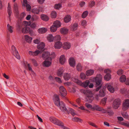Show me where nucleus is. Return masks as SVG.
Returning <instances> with one entry per match:
<instances>
[{"instance_id":"338daca9","label":"nucleus","mask_w":129,"mask_h":129,"mask_svg":"<svg viewBox=\"0 0 129 129\" xmlns=\"http://www.w3.org/2000/svg\"><path fill=\"white\" fill-rule=\"evenodd\" d=\"M55 75L54 74L53 76L50 75L49 77V79L51 81H52L54 80V76H55Z\"/></svg>"},{"instance_id":"774afa93","label":"nucleus","mask_w":129,"mask_h":129,"mask_svg":"<svg viewBox=\"0 0 129 129\" xmlns=\"http://www.w3.org/2000/svg\"><path fill=\"white\" fill-rule=\"evenodd\" d=\"M123 73V70H118L117 72V74L119 75H120Z\"/></svg>"},{"instance_id":"c03bdc74","label":"nucleus","mask_w":129,"mask_h":129,"mask_svg":"<svg viewBox=\"0 0 129 129\" xmlns=\"http://www.w3.org/2000/svg\"><path fill=\"white\" fill-rule=\"evenodd\" d=\"M76 67L78 71H80L82 70V66L81 64L80 63H78Z\"/></svg>"},{"instance_id":"13d9d810","label":"nucleus","mask_w":129,"mask_h":129,"mask_svg":"<svg viewBox=\"0 0 129 129\" xmlns=\"http://www.w3.org/2000/svg\"><path fill=\"white\" fill-rule=\"evenodd\" d=\"M26 14L25 12H22L21 13L20 16V18H23L26 16Z\"/></svg>"},{"instance_id":"a211bd4d","label":"nucleus","mask_w":129,"mask_h":129,"mask_svg":"<svg viewBox=\"0 0 129 129\" xmlns=\"http://www.w3.org/2000/svg\"><path fill=\"white\" fill-rule=\"evenodd\" d=\"M106 87L107 88L108 90L110 92L113 93L115 91V89L111 83H107L105 85Z\"/></svg>"},{"instance_id":"20e7f679","label":"nucleus","mask_w":129,"mask_h":129,"mask_svg":"<svg viewBox=\"0 0 129 129\" xmlns=\"http://www.w3.org/2000/svg\"><path fill=\"white\" fill-rule=\"evenodd\" d=\"M50 121L53 123L61 127L64 129H70L68 127L65 126L64 124L61 121L53 117H50L49 118Z\"/></svg>"},{"instance_id":"f257e3e1","label":"nucleus","mask_w":129,"mask_h":129,"mask_svg":"<svg viewBox=\"0 0 129 129\" xmlns=\"http://www.w3.org/2000/svg\"><path fill=\"white\" fill-rule=\"evenodd\" d=\"M53 100L55 104L57 106H59L61 110L67 113H70L73 116L76 114L74 110L69 108L67 109L65 107L63 102H60L59 96L58 95L56 94L54 95L53 96Z\"/></svg>"},{"instance_id":"39448f33","label":"nucleus","mask_w":129,"mask_h":129,"mask_svg":"<svg viewBox=\"0 0 129 129\" xmlns=\"http://www.w3.org/2000/svg\"><path fill=\"white\" fill-rule=\"evenodd\" d=\"M94 110L101 111L104 113H108L110 115H112L113 114V112L112 111L109 112L108 110L104 109L99 106L95 104L93 105V107L92 108V111Z\"/></svg>"},{"instance_id":"6ab92c4d","label":"nucleus","mask_w":129,"mask_h":129,"mask_svg":"<svg viewBox=\"0 0 129 129\" xmlns=\"http://www.w3.org/2000/svg\"><path fill=\"white\" fill-rule=\"evenodd\" d=\"M62 46L63 49L67 50L71 48V44L70 42H65L63 43Z\"/></svg>"},{"instance_id":"393cba45","label":"nucleus","mask_w":129,"mask_h":129,"mask_svg":"<svg viewBox=\"0 0 129 129\" xmlns=\"http://www.w3.org/2000/svg\"><path fill=\"white\" fill-rule=\"evenodd\" d=\"M71 16L70 15H67L65 16L64 19L63 21L66 23H67L71 21Z\"/></svg>"},{"instance_id":"680f3d73","label":"nucleus","mask_w":129,"mask_h":129,"mask_svg":"<svg viewBox=\"0 0 129 129\" xmlns=\"http://www.w3.org/2000/svg\"><path fill=\"white\" fill-rule=\"evenodd\" d=\"M33 42L36 44H38L40 42V40L38 39H36L34 40L33 41Z\"/></svg>"},{"instance_id":"c9c22d12","label":"nucleus","mask_w":129,"mask_h":129,"mask_svg":"<svg viewBox=\"0 0 129 129\" xmlns=\"http://www.w3.org/2000/svg\"><path fill=\"white\" fill-rule=\"evenodd\" d=\"M62 7V4L60 3H58L55 4L54 6V8L56 10H59Z\"/></svg>"},{"instance_id":"9d476101","label":"nucleus","mask_w":129,"mask_h":129,"mask_svg":"<svg viewBox=\"0 0 129 129\" xmlns=\"http://www.w3.org/2000/svg\"><path fill=\"white\" fill-rule=\"evenodd\" d=\"M41 51L39 50H36L35 51H33L31 50H29L28 52L29 55L35 56L38 55L39 54L41 53Z\"/></svg>"},{"instance_id":"37998d69","label":"nucleus","mask_w":129,"mask_h":129,"mask_svg":"<svg viewBox=\"0 0 129 129\" xmlns=\"http://www.w3.org/2000/svg\"><path fill=\"white\" fill-rule=\"evenodd\" d=\"M54 79L56 81L59 83H61L62 82L60 78L56 76H54Z\"/></svg>"},{"instance_id":"423d86ee","label":"nucleus","mask_w":129,"mask_h":129,"mask_svg":"<svg viewBox=\"0 0 129 129\" xmlns=\"http://www.w3.org/2000/svg\"><path fill=\"white\" fill-rule=\"evenodd\" d=\"M72 80L78 84L85 87H87L90 83V81L88 80H86L83 82L82 83L80 80L75 78H73Z\"/></svg>"},{"instance_id":"0e129e2a","label":"nucleus","mask_w":129,"mask_h":129,"mask_svg":"<svg viewBox=\"0 0 129 129\" xmlns=\"http://www.w3.org/2000/svg\"><path fill=\"white\" fill-rule=\"evenodd\" d=\"M122 114L124 118H127L128 117V115L126 112L122 113Z\"/></svg>"},{"instance_id":"bf43d9fd","label":"nucleus","mask_w":129,"mask_h":129,"mask_svg":"<svg viewBox=\"0 0 129 129\" xmlns=\"http://www.w3.org/2000/svg\"><path fill=\"white\" fill-rule=\"evenodd\" d=\"M86 22L85 20H83L81 21V25L83 26H85L86 25Z\"/></svg>"},{"instance_id":"f3484780","label":"nucleus","mask_w":129,"mask_h":129,"mask_svg":"<svg viewBox=\"0 0 129 129\" xmlns=\"http://www.w3.org/2000/svg\"><path fill=\"white\" fill-rule=\"evenodd\" d=\"M70 66L72 67H74L76 65V60L72 57L69 58L68 60Z\"/></svg>"},{"instance_id":"4be33fe9","label":"nucleus","mask_w":129,"mask_h":129,"mask_svg":"<svg viewBox=\"0 0 129 129\" xmlns=\"http://www.w3.org/2000/svg\"><path fill=\"white\" fill-rule=\"evenodd\" d=\"M23 39L25 41L30 44L31 42L32 38L28 35H25L24 36Z\"/></svg>"},{"instance_id":"052dcab7","label":"nucleus","mask_w":129,"mask_h":129,"mask_svg":"<svg viewBox=\"0 0 129 129\" xmlns=\"http://www.w3.org/2000/svg\"><path fill=\"white\" fill-rule=\"evenodd\" d=\"M45 0H37V3L40 5L43 4L45 2Z\"/></svg>"},{"instance_id":"f03ea898","label":"nucleus","mask_w":129,"mask_h":129,"mask_svg":"<svg viewBox=\"0 0 129 129\" xmlns=\"http://www.w3.org/2000/svg\"><path fill=\"white\" fill-rule=\"evenodd\" d=\"M102 78V76L100 74H98L96 75L95 77L91 78L90 79V80L91 82L95 83L96 87L99 86L96 89V91H98L101 87V83Z\"/></svg>"},{"instance_id":"603ef678","label":"nucleus","mask_w":129,"mask_h":129,"mask_svg":"<svg viewBox=\"0 0 129 129\" xmlns=\"http://www.w3.org/2000/svg\"><path fill=\"white\" fill-rule=\"evenodd\" d=\"M30 60L35 66H37V63L36 60L34 59H31Z\"/></svg>"},{"instance_id":"3c124183","label":"nucleus","mask_w":129,"mask_h":129,"mask_svg":"<svg viewBox=\"0 0 129 129\" xmlns=\"http://www.w3.org/2000/svg\"><path fill=\"white\" fill-rule=\"evenodd\" d=\"M107 101V98H105L103 99L101 101V103L103 105H104L106 104Z\"/></svg>"},{"instance_id":"a878e982","label":"nucleus","mask_w":129,"mask_h":129,"mask_svg":"<svg viewBox=\"0 0 129 129\" xmlns=\"http://www.w3.org/2000/svg\"><path fill=\"white\" fill-rule=\"evenodd\" d=\"M46 38L47 41L49 42H52L54 40V36L51 34L48 35Z\"/></svg>"},{"instance_id":"f704fd0d","label":"nucleus","mask_w":129,"mask_h":129,"mask_svg":"<svg viewBox=\"0 0 129 129\" xmlns=\"http://www.w3.org/2000/svg\"><path fill=\"white\" fill-rule=\"evenodd\" d=\"M31 11L32 12L35 14H38L40 12H42V11H41L40 8H39V9L37 8L33 9L31 10Z\"/></svg>"},{"instance_id":"ea45409f","label":"nucleus","mask_w":129,"mask_h":129,"mask_svg":"<svg viewBox=\"0 0 129 129\" xmlns=\"http://www.w3.org/2000/svg\"><path fill=\"white\" fill-rule=\"evenodd\" d=\"M105 80L108 81L111 78V75L110 74H106L104 77Z\"/></svg>"},{"instance_id":"79ce46f5","label":"nucleus","mask_w":129,"mask_h":129,"mask_svg":"<svg viewBox=\"0 0 129 129\" xmlns=\"http://www.w3.org/2000/svg\"><path fill=\"white\" fill-rule=\"evenodd\" d=\"M54 40L55 41H59L61 40V38L60 36L59 35H56L54 37Z\"/></svg>"},{"instance_id":"49530a36","label":"nucleus","mask_w":129,"mask_h":129,"mask_svg":"<svg viewBox=\"0 0 129 129\" xmlns=\"http://www.w3.org/2000/svg\"><path fill=\"white\" fill-rule=\"evenodd\" d=\"M119 123L124 126L129 127V122H128L125 121L122 122L121 123L119 122Z\"/></svg>"},{"instance_id":"4c0bfd02","label":"nucleus","mask_w":129,"mask_h":129,"mask_svg":"<svg viewBox=\"0 0 129 129\" xmlns=\"http://www.w3.org/2000/svg\"><path fill=\"white\" fill-rule=\"evenodd\" d=\"M57 28L54 26L53 25H52L50 27V31L52 33H54L57 30Z\"/></svg>"},{"instance_id":"e2e57ef3","label":"nucleus","mask_w":129,"mask_h":129,"mask_svg":"<svg viewBox=\"0 0 129 129\" xmlns=\"http://www.w3.org/2000/svg\"><path fill=\"white\" fill-rule=\"evenodd\" d=\"M8 13L9 16H10L12 13V12L11 10V8L9 5L8 7Z\"/></svg>"},{"instance_id":"4d7b16f0","label":"nucleus","mask_w":129,"mask_h":129,"mask_svg":"<svg viewBox=\"0 0 129 129\" xmlns=\"http://www.w3.org/2000/svg\"><path fill=\"white\" fill-rule=\"evenodd\" d=\"M80 78L83 79H85L86 77L85 74L83 73H81L80 74Z\"/></svg>"},{"instance_id":"aec40b11","label":"nucleus","mask_w":129,"mask_h":129,"mask_svg":"<svg viewBox=\"0 0 129 129\" xmlns=\"http://www.w3.org/2000/svg\"><path fill=\"white\" fill-rule=\"evenodd\" d=\"M23 65L27 67L28 69L29 70L30 72V73L31 74L33 75L34 76L35 75V73L34 71L32 70V68L30 67V64L28 63L26 61H24L23 63Z\"/></svg>"},{"instance_id":"5701e85b","label":"nucleus","mask_w":129,"mask_h":129,"mask_svg":"<svg viewBox=\"0 0 129 129\" xmlns=\"http://www.w3.org/2000/svg\"><path fill=\"white\" fill-rule=\"evenodd\" d=\"M47 29L46 28L43 27L38 28L37 32L39 34H43L47 32Z\"/></svg>"},{"instance_id":"4468645a","label":"nucleus","mask_w":129,"mask_h":129,"mask_svg":"<svg viewBox=\"0 0 129 129\" xmlns=\"http://www.w3.org/2000/svg\"><path fill=\"white\" fill-rule=\"evenodd\" d=\"M51 59L50 58L49 59H46L42 63L43 66L46 67L50 66L51 64Z\"/></svg>"},{"instance_id":"72a5a7b5","label":"nucleus","mask_w":129,"mask_h":129,"mask_svg":"<svg viewBox=\"0 0 129 129\" xmlns=\"http://www.w3.org/2000/svg\"><path fill=\"white\" fill-rule=\"evenodd\" d=\"M94 73V71L92 69L87 70L86 73V75L87 76H90L92 75Z\"/></svg>"},{"instance_id":"0eeeda50","label":"nucleus","mask_w":129,"mask_h":129,"mask_svg":"<svg viewBox=\"0 0 129 129\" xmlns=\"http://www.w3.org/2000/svg\"><path fill=\"white\" fill-rule=\"evenodd\" d=\"M23 24L24 26H30L31 28L33 29L35 28L37 26V24L36 22H31L30 21H24L23 22Z\"/></svg>"},{"instance_id":"8fccbe9b","label":"nucleus","mask_w":129,"mask_h":129,"mask_svg":"<svg viewBox=\"0 0 129 129\" xmlns=\"http://www.w3.org/2000/svg\"><path fill=\"white\" fill-rule=\"evenodd\" d=\"M11 49L13 54L17 52L15 46L14 45H13L12 46Z\"/></svg>"},{"instance_id":"9b49d317","label":"nucleus","mask_w":129,"mask_h":129,"mask_svg":"<svg viewBox=\"0 0 129 129\" xmlns=\"http://www.w3.org/2000/svg\"><path fill=\"white\" fill-rule=\"evenodd\" d=\"M120 99H115L114 101L112 106L113 108L115 109H117L120 104Z\"/></svg>"},{"instance_id":"a19ab883","label":"nucleus","mask_w":129,"mask_h":129,"mask_svg":"<svg viewBox=\"0 0 129 129\" xmlns=\"http://www.w3.org/2000/svg\"><path fill=\"white\" fill-rule=\"evenodd\" d=\"M126 77L124 75H121L119 78L120 81L122 82H125L126 80Z\"/></svg>"},{"instance_id":"2f4dec72","label":"nucleus","mask_w":129,"mask_h":129,"mask_svg":"<svg viewBox=\"0 0 129 129\" xmlns=\"http://www.w3.org/2000/svg\"><path fill=\"white\" fill-rule=\"evenodd\" d=\"M105 94V91L104 88H102L100 89L99 95V96L103 97L104 96Z\"/></svg>"},{"instance_id":"1a4fd4ad","label":"nucleus","mask_w":129,"mask_h":129,"mask_svg":"<svg viewBox=\"0 0 129 129\" xmlns=\"http://www.w3.org/2000/svg\"><path fill=\"white\" fill-rule=\"evenodd\" d=\"M59 93L62 96L64 97L67 95V91L63 86H60L59 88Z\"/></svg>"},{"instance_id":"7ed1b4c3","label":"nucleus","mask_w":129,"mask_h":129,"mask_svg":"<svg viewBox=\"0 0 129 129\" xmlns=\"http://www.w3.org/2000/svg\"><path fill=\"white\" fill-rule=\"evenodd\" d=\"M80 91L86 95V99L87 101L89 103H91L93 100L94 97L93 96V94L91 91L81 89L80 90Z\"/></svg>"},{"instance_id":"2eb2a0df","label":"nucleus","mask_w":129,"mask_h":129,"mask_svg":"<svg viewBox=\"0 0 129 129\" xmlns=\"http://www.w3.org/2000/svg\"><path fill=\"white\" fill-rule=\"evenodd\" d=\"M62 46V43L60 41H55L54 47L55 49H60L61 48Z\"/></svg>"},{"instance_id":"e433bc0d","label":"nucleus","mask_w":129,"mask_h":129,"mask_svg":"<svg viewBox=\"0 0 129 129\" xmlns=\"http://www.w3.org/2000/svg\"><path fill=\"white\" fill-rule=\"evenodd\" d=\"M78 26V24L76 23H75L71 25V29L72 30H75L77 29Z\"/></svg>"},{"instance_id":"6e6552de","label":"nucleus","mask_w":129,"mask_h":129,"mask_svg":"<svg viewBox=\"0 0 129 129\" xmlns=\"http://www.w3.org/2000/svg\"><path fill=\"white\" fill-rule=\"evenodd\" d=\"M129 108V99L124 100L122 103V109L123 111L127 110Z\"/></svg>"},{"instance_id":"de8ad7c7","label":"nucleus","mask_w":129,"mask_h":129,"mask_svg":"<svg viewBox=\"0 0 129 129\" xmlns=\"http://www.w3.org/2000/svg\"><path fill=\"white\" fill-rule=\"evenodd\" d=\"M85 105L87 108H89L90 109L92 110V108L93 107V105H92L90 104L87 103L85 104Z\"/></svg>"},{"instance_id":"b1692460","label":"nucleus","mask_w":129,"mask_h":129,"mask_svg":"<svg viewBox=\"0 0 129 129\" xmlns=\"http://www.w3.org/2000/svg\"><path fill=\"white\" fill-rule=\"evenodd\" d=\"M61 23L60 21L56 20L53 21V25L55 27L57 28H59L61 26Z\"/></svg>"},{"instance_id":"a18cd8bd","label":"nucleus","mask_w":129,"mask_h":129,"mask_svg":"<svg viewBox=\"0 0 129 129\" xmlns=\"http://www.w3.org/2000/svg\"><path fill=\"white\" fill-rule=\"evenodd\" d=\"M73 120L75 121L82 122V119L78 117H75L73 119Z\"/></svg>"},{"instance_id":"cd10ccee","label":"nucleus","mask_w":129,"mask_h":129,"mask_svg":"<svg viewBox=\"0 0 129 129\" xmlns=\"http://www.w3.org/2000/svg\"><path fill=\"white\" fill-rule=\"evenodd\" d=\"M45 46V43L43 42H40L37 46V48L39 50L43 49Z\"/></svg>"},{"instance_id":"6e6d98bb","label":"nucleus","mask_w":129,"mask_h":129,"mask_svg":"<svg viewBox=\"0 0 129 129\" xmlns=\"http://www.w3.org/2000/svg\"><path fill=\"white\" fill-rule=\"evenodd\" d=\"M88 14V12L87 11H86L84 12L82 15V18H84L86 17L87 16Z\"/></svg>"},{"instance_id":"dca6fc26","label":"nucleus","mask_w":129,"mask_h":129,"mask_svg":"<svg viewBox=\"0 0 129 129\" xmlns=\"http://www.w3.org/2000/svg\"><path fill=\"white\" fill-rule=\"evenodd\" d=\"M22 25L24 27H22L21 29L22 33L23 34H27L29 33L30 31V28L29 27H27L28 26H24L22 23Z\"/></svg>"},{"instance_id":"ddd939ff","label":"nucleus","mask_w":129,"mask_h":129,"mask_svg":"<svg viewBox=\"0 0 129 129\" xmlns=\"http://www.w3.org/2000/svg\"><path fill=\"white\" fill-rule=\"evenodd\" d=\"M22 5L26 7V10L27 11L29 12L30 11L31 6L28 3L27 0H23Z\"/></svg>"},{"instance_id":"69168bd1","label":"nucleus","mask_w":129,"mask_h":129,"mask_svg":"<svg viewBox=\"0 0 129 129\" xmlns=\"http://www.w3.org/2000/svg\"><path fill=\"white\" fill-rule=\"evenodd\" d=\"M17 4H15L14 5V9L16 12H18V7Z\"/></svg>"},{"instance_id":"bb28decb","label":"nucleus","mask_w":129,"mask_h":129,"mask_svg":"<svg viewBox=\"0 0 129 129\" xmlns=\"http://www.w3.org/2000/svg\"><path fill=\"white\" fill-rule=\"evenodd\" d=\"M69 29L66 27H62L61 28L60 30V33L62 35L67 34L68 33Z\"/></svg>"},{"instance_id":"412c9836","label":"nucleus","mask_w":129,"mask_h":129,"mask_svg":"<svg viewBox=\"0 0 129 129\" xmlns=\"http://www.w3.org/2000/svg\"><path fill=\"white\" fill-rule=\"evenodd\" d=\"M50 56V53L48 51H45L42 54V57L44 59H49Z\"/></svg>"},{"instance_id":"09e8293b","label":"nucleus","mask_w":129,"mask_h":129,"mask_svg":"<svg viewBox=\"0 0 129 129\" xmlns=\"http://www.w3.org/2000/svg\"><path fill=\"white\" fill-rule=\"evenodd\" d=\"M85 105L87 108H89L90 109L92 110V108L93 107V105H92L90 104L87 103L85 104Z\"/></svg>"},{"instance_id":"58836bf2","label":"nucleus","mask_w":129,"mask_h":129,"mask_svg":"<svg viewBox=\"0 0 129 129\" xmlns=\"http://www.w3.org/2000/svg\"><path fill=\"white\" fill-rule=\"evenodd\" d=\"M7 29L10 33H12L13 31V27L9 24L7 25Z\"/></svg>"},{"instance_id":"7c9ffc66","label":"nucleus","mask_w":129,"mask_h":129,"mask_svg":"<svg viewBox=\"0 0 129 129\" xmlns=\"http://www.w3.org/2000/svg\"><path fill=\"white\" fill-rule=\"evenodd\" d=\"M64 72V69L63 68H60L57 71L56 74L57 76L59 77L62 76V75Z\"/></svg>"},{"instance_id":"473e14b6","label":"nucleus","mask_w":129,"mask_h":129,"mask_svg":"<svg viewBox=\"0 0 129 129\" xmlns=\"http://www.w3.org/2000/svg\"><path fill=\"white\" fill-rule=\"evenodd\" d=\"M63 77L64 80L68 81L70 79L71 75L70 74L66 73L64 74Z\"/></svg>"},{"instance_id":"c756f323","label":"nucleus","mask_w":129,"mask_h":129,"mask_svg":"<svg viewBox=\"0 0 129 129\" xmlns=\"http://www.w3.org/2000/svg\"><path fill=\"white\" fill-rule=\"evenodd\" d=\"M41 19L45 21H47L49 20V17L47 15L45 14H42L40 15Z\"/></svg>"},{"instance_id":"c85d7f7f","label":"nucleus","mask_w":129,"mask_h":129,"mask_svg":"<svg viewBox=\"0 0 129 129\" xmlns=\"http://www.w3.org/2000/svg\"><path fill=\"white\" fill-rule=\"evenodd\" d=\"M51 18L52 19H55L56 18L57 16V12L55 11H51L50 14Z\"/></svg>"},{"instance_id":"864d4df0","label":"nucleus","mask_w":129,"mask_h":129,"mask_svg":"<svg viewBox=\"0 0 129 129\" xmlns=\"http://www.w3.org/2000/svg\"><path fill=\"white\" fill-rule=\"evenodd\" d=\"M14 56L18 59H20V56L18 51L13 54Z\"/></svg>"},{"instance_id":"f8f14e48","label":"nucleus","mask_w":129,"mask_h":129,"mask_svg":"<svg viewBox=\"0 0 129 129\" xmlns=\"http://www.w3.org/2000/svg\"><path fill=\"white\" fill-rule=\"evenodd\" d=\"M67 61V59L65 56L64 55H61L59 58V63L61 65H64Z\"/></svg>"},{"instance_id":"5fc2aeb1","label":"nucleus","mask_w":129,"mask_h":129,"mask_svg":"<svg viewBox=\"0 0 129 129\" xmlns=\"http://www.w3.org/2000/svg\"><path fill=\"white\" fill-rule=\"evenodd\" d=\"M111 72V70L109 69H106L104 70V73H106V74H110Z\"/></svg>"}]
</instances>
